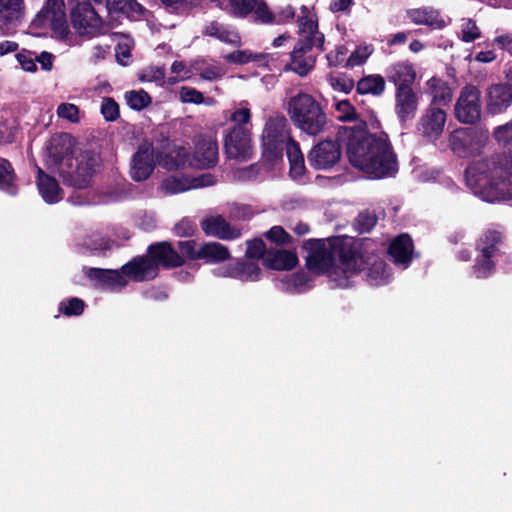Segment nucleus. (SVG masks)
Here are the masks:
<instances>
[{
	"label": "nucleus",
	"mask_w": 512,
	"mask_h": 512,
	"mask_svg": "<svg viewBox=\"0 0 512 512\" xmlns=\"http://www.w3.org/2000/svg\"><path fill=\"white\" fill-rule=\"evenodd\" d=\"M350 164L371 179L390 177L398 171L396 155L388 136L368 133L363 126L339 131Z\"/></svg>",
	"instance_id": "f257e3e1"
},
{
	"label": "nucleus",
	"mask_w": 512,
	"mask_h": 512,
	"mask_svg": "<svg viewBox=\"0 0 512 512\" xmlns=\"http://www.w3.org/2000/svg\"><path fill=\"white\" fill-rule=\"evenodd\" d=\"M306 266L316 274H326L337 287L346 288L361 271L364 261L349 237L311 239L304 243Z\"/></svg>",
	"instance_id": "f03ea898"
},
{
	"label": "nucleus",
	"mask_w": 512,
	"mask_h": 512,
	"mask_svg": "<svg viewBox=\"0 0 512 512\" xmlns=\"http://www.w3.org/2000/svg\"><path fill=\"white\" fill-rule=\"evenodd\" d=\"M469 189L486 202L512 198V158L505 160H479L466 169Z\"/></svg>",
	"instance_id": "7ed1b4c3"
},
{
	"label": "nucleus",
	"mask_w": 512,
	"mask_h": 512,
	"mask_svg": "<svg viewBox=\"0 0 512 512\" xmlns=\"http://www.w3.org/2000/svg\"><path fill=\"white\" fill-rule=\"evenodd\" d=\"M317 28V22L313 17H303L299 20V40L290 53L287 69L301 77L306 76L315 65L316 58L309 53L311 49H323L324 35Z\"/></svg>",
	"instance_id": "20e7f679"
},
{
	"label": "nucleus",
	"mask_w": 512,
	"mask_h": 512,
	"mask_svg": "<svg viewBox=\"0 0 512 512\" xmlns=\"http://www.w3.org/2000/svg\"><path fill=\"white\" fill-rule=\"evenodd\" d=\"M175 267L182 264L178 253L167 243L151 245L148 255L134 258L123 266V271L135 281H145L156 277L158 265Z\"/></svg>",
	"instance_id": "39448f33"
},
{
	"label": "nucleus",
	"mask_w": 512,
	"mask_h": 512,
	"mask_svg": "<svg viewBox=\"0 0 512 512\" xmlns=\"http://www.w3.org/2000/svg\"><path fill=\"white\" fill-rule=\"evenodd\" d=\"M287 113L294 125L308 135L320 134L327 124V117L320 103L306 93H299L288 100Z\"/></svg>",
	"instance_id": "423d86ee"
},
{
	"label": "nucleus",
	"mask_w": 512,
	"mask_h": 512,
	"mask_svg": "<svg viewBox=\"0 0 512 512\" xmlns=\"http://www.w3.org/2000/svg\"><path fill=\"white\" fill-rule=\"evenodd\" d=\"M262 155L266 161L275 162L282 158L284 148L287 149L290 142H295L291 137V128L281 114L269 116L264 123L260 136Z\"/></svg>",
	"instance_id": "0eeeda50"
},
{
	"label": "nucleus",
	"mask_w": 512,
	"mask_h": 512,
	"mask_svg": "<svg viewBox=\"0 0 512 512\" xmlns=\"http://www.w3.org/2000/svg\"><path fill=\"white\" fill-rule=\"evenodd\" d=\"M98 163V157L85 151L74 158H67L68 169H62L65 181L75 188L82 189L89 185Z\"/></svg>",
	"instance_id": "6e6552de"
},
{
	"label": "nucleus",
	"mask_w": 512,
	"mask_h": 512,
	"mask_svg": "<svg viewBox=\"0 0 512 512\" xmlns=\"http://www.w3.org/2000/svg\"><path fill=\"white\" fill-rule=\"evenodd\" d=\"M481 116V94L471 85L462 88L455 104V117L462 123L473 124Z\"/></svg>",
	"instance_id": "1a4fd4ad"
},
{
	"label": "nucleus",
	"mask_w": 512,
	"mask_h": 512,
	"mask_svg": "<svg viewBox=\"0 0 512 512\" xmlns=\"http://www.w3.org/2000/svg\"><path fill=\"white\" fill-rule=\"evenodd\" d=\"M224 148L229 158L248 160L253 153L252 130L232 126L225 136Z\"/></svg>",
	"instance_id": "9d476101"
},
{
	"label": "nucleus",
	"mask_w": 512,
	"mask_h": 512,
	"mask_svg": "<svg viewBox=\"0 0 512 512\" xmlns=\"http://www.w3.org/2000/svg\"><path fill=\"white\" fill-rule=\"evenodd\" d=\"M71 22L82 36L94 37L104 33L103 22L90 4H78L71 12Z\"/></svg>",
	"instance_id": "9b49d317"
},
{
	"label": "nucleus",
	"mask_w": 512,
	"mask_h": 512,
	"mask_svg": "<svg viewBox=\"0 0 512 512\" xmlns=\"http://www.w3.org/2000/svg\"><path fill=\"white\" fill-rule=\"evenodd\" d=\"M36 21L50 26L60 39H66L69 34L64 0H47L43 9L38 13Z\"/></svg>",
	"instance_id": "f8f14e48"
},
{
	"label": "nucleus",
	"mask_w": 512,
	"mask_h": 512,
	"mask_svg": "<svg viewBox=\"0 0 512 512\" xmlns=\"http://www.w3.org/2000/svg\"><path fill=\"white\" fill-rule=\"evenodd\" d=\"M215 183L216 178L212 174H202L195 178L184 175H169L162 179L159 189L166 195H173L190 189L212 186Z\"/></svg>",
	"instance_id": "ddd939ff"
},
{
	"label": "nucleus",
	"mask_w": 512,
	"mask_h": 512,
	"mask_svg": "<svg viewBox=\"0 0 512 512\" xmlns=\"http://www.w3.org/2000/svg\"><path fill=\"white\" fill-rule=\"evenodd\" d=\"M501 236L497 231H487L479 240L478 249L480 256L477 258L474 266V273L477 278L489 276L493 270V262L497 246L500 243Z\"/></svg>",
	"instance_id": "4468645a"
},
{
	"label": "nucleus",
	"mask_w": 512,
	"mask_h": 512,
	"mask_svg": "<svg viewBox=\"0 0 512 512\" xmlns=\"http://www.w3.org/2000/svg\"><path fill=\"white\" fill-rule=\"evenodd\" d=\"M447 119L446 112L439 106L430 105L417 122L418 132L429 141H436L443 133Z\"/></svg>",
	"instance_id": "2eb2a0df"
},
{
	"label": "nucleus",
	"mask_w": 512,
	"mask_h": 512,
	"mask_svg": "<svg viewBox=\"0 0 512 512\" xmlns=\"http://www.w3.org/2000/svg\"><path fill=\"white\" fill-rule=\"evenodd\" d=\"M155 168L154 150L150 143H143L133 155L130 176L134 181H145Z\"/></svg>",
	"instance_id": "dca6fc26"
},
{
	"label": "nucleus",
	"mask_w": 512,
	"mask_h": 512,
	"mask_svg": "<svg viewBox=\"0 0 512 512\" xmlns=\"http://www.w3.org/2000/svg\"><path fill=\"white\" fill-rule=\"evenodd\" d=\"M341 157L339 145L334 141H323L312 148L308 155L311 166L326 170L333 167Z\"/></svg>",
	"instance_id": "f3484780"
},
{
	"label": "nucleus",
	"mask_w": 512,
	"mask_h": 512,
	"mask_svg": "<svg viewBox=\"0 0 512 512\" xmlns=\"http://www.w3.org/2000/svg\"><path fill=\"white\" fill-rule=\"evenodd\" d=\"M85 274L89 279L95 282V285L109 290H116L126 286L127 277L132 279L124 273L123 268L121 272L118 270L88 268L85 269Z\"/></svg>",
	"instance_id": "a211bd4d"
},
{
	"label": "nucleus",
	"mask_w": 512,
	"mask_h": 512,
	"mask_svg": "<svg viewBox=\"0 0 512 512\" xmlns=\"http://www.w3.org/2000/svg\"><path fill=\"white\" fill-rule=\"evenodd\" d=\"M191 159L189 167L192 168L208 169L215 166L218 161L217 142L211 138L198 141Z\"/></svg>",
	"instance_id": "6ab92c4d"
},
{
	"label": "nucleus",
	"mask_w": 512,
	"mask_h": 512,
	"mask_svg": "<svg viewBox=\"0 0 512 512\" xmlns=\"http://www.w3.org/2000/svg\"><path fill=\"white\" fill-rule=\"evenodd\" d=\"M512 104L511 88L504 84H493L486 91V109L491 115H498Z\"/></svg>",
	"instance_id": "aec40b11"
},
{
	"label": "nucleus",
	"mask_w": 512,
	"mask_h": 512,
	"mask_svg": "<svg viewBox=\"0 0 512 512\" xmlns=\"http://www.w3.org/2000/svg\"><path fill=\"white\" fill-rule=\"evenodd\" d=\"M418 110V96L411 87L397 88L395 92V113L400 122L410 121Z\"/></svg>",
	"instance_id": "412c9836"
},
{
	"label": "nucleus",
	"mask_w": 512,
	"mask_h": 512,
	"mask_svg": "<svg viewBox=\"0 0 512 512\" xmlns=\"http://www.w3.org/2000/svg\"><path fill=\"white\" fill-rule=\"evenodd\" d=\"M406 15L415 25L428 26L434 30H441L448 25L441 13L432 7L411 8L406 11Z\"/></svg>",
	"instance_id": "4be33fe9"
},
{
	"label": "nucleus",
	"mask_w": 512,
	"mask_h": 512,
	"mask_svg": "<svg viewBox=\"0 0 512 512\" xmlns=\"http://www.w3.org/2000/svg\"><path fill=\"white\" fill-rule=\"evenodd\" d=\"M201 227L206 235L224 240H232L239 237V230L231 227L221 216H211L201 222Z\"/></svg>",
	"instance_id": "5701e85b"
},
{
	"label": "nucleus",
	"mask_w": 512,
	"mask_h": 512,
	"mask_svg": "<svg viewBox=\"0 0 512 512\" xmlns=\"http://www.w3.org/2000/svg\"><path fill=\"white\" fill-rule=\"evenodd\" d=\"M159 164L167 170H178L189 167L192 161L188 151L179 145H170L159 157Z\"/></svg>",
	"instance_id": "b1692460"
},
{
	"label": "nucleus",
	"mask_w": 512,
	"mask_h": 512,
	"mask_svg": "<svg viewBox=\"0 0 512 512\" xmlns=\"http://www.w3.org/2000/svg\"><path fill=\"white\" fill-rule=\"evenodd\" d=\"M387 77L397 88L411 87V84L416 79V71L412 63L400 61L389 67Z\"/></svg>",
	"instance_id": "393cba45"
},
{
	"label": "nucleus",
	"mask_w": 512,
	"mask_h": 512,
	"mask_svg": "<svg viewBox=\"0 0 512 512\" xmlns=\"http://www.w3.org/2000/svg\"><path fill=\"white\" fill-rule=\"evenodd\" d=\"M413 242L409 235L402 234L396 237L389 246V254L397 265L406 268L411 261Z\"/></svg>",
	"instance_id": "a878e982"
},
{
	"label": "nucleus",
	"mask_w": 512,
	"mask_h": 512,
	"mask_svg": "<svg viewBox=\"0 0 512 512\" xmlns=\"http://www.w3.org/2000/svg\"><path fill=\"white\" fill-rule=\"evenodd\" d=\"M474 133L469 129H459L450 135V146L452 150L461 157H467L478 151L480 145L472 147Z\"/></svg>",
	"instance_id": "bb28decb"
},
{
	"label": "nucleus",
	"mask_w": 512,
	"mask_h": 512,
	"mask_svg": "<svg viewBox=\"0 0 512 512\" xmlns=\"http://www.w3.org/2000/svg\"><path fill=\"white\" fill-rule=\"evenodd\" d=\"M297 263L296 254L287 250L268 251L264 257V265L274 270H290Z\"/></svg>",
	"instance_id": "cd10ccee"
},
{
	"label": "nucleus",
	"mask_w": 512,
	"mask_h": 512,
	"mask_svg": "<svg viewBox=\"0 0 512 512\" xmlns=\"http://www.w3.org/2000/svg\"><path fill=\"white\" fill-rule=\"evenodd\" d=\"M37 187L46 203L53 204L62 198L61 189L56 179L45 174L40 168L38 169Z\"/></svg>",
	"instance_id": "c85d7f7f"
},
{
	"label": "nucleus",
	"mask_w": 512,
	"mask_h": 512,
	"mask_svg": "<svg viewBox=\"0 0 512 512\" xmlns=\"http://www.w3.org/2000/svg\"><path fill=\"white\" fill-rule=\"evenodd\" d=\"M425 93L431 97L430 105L433 106L446 105L452 98L451 88L437 77H432L426 82Z\"/></svg>",
	"instance_id": "c756f323"
},
{
	"label": "nucleus",
	"mask_w": 512,
	"mask_h": 512,
	"mask_svg": "<svg viewBox=\"0 0 512 512\" xmlns=\"http://www.w3.org/2000/svg\"><path fill=\"white\" fill-rule=\"evenodd\" d=\"M171 72L173 76L166 78L164 75V71L161 69H157L152 77L146 79L153 80L160 85H173L177 82L187 80L192 76V71L187 67V65L184 62L181 61H175L172 64ZM142 79L144 80L145 78Z\"/></svg>",
	"instance_id": "7c9ffc66"
},
{
	"label": "nucleus",
	"mask_w": 512,
	"mask_h": 512,
	"mask_svg": "<svg viewBox=\"0 0 512 512\" xmlns=\"http://www.w3.org/2000/svg\"><path fill=\"white\" fill-rule=\"evenodd\" d=\"M106 6L110 14H123L133 20H137L143 13V7L134 0H106Z\"/></svg>",
	"instance_id": "2f4dec72"
},
{
	"label": "nucleus",
	"mask_w": 512,
	"mask_h": 512,
	"mask_svg": "<svg viewBox=\"0 0 512 512\" xmlns=\"http://www.w3.org/2000/svg\"><path fill=\"white\" fill-rule=\"evenodd\" d=\"M290 165V176L295 180H301L305 174L306 167L304 156L297 142H290L286 149Z\"/></svg>",
	"instance_id": "473e14b6"
},
{
	"label": "nucleus",
	"mask_w": 512,
	"mask_h": 512,
	"mask_svg": "<svg viewBox=\"0 0 512 512\" xmlns=\"http://www.w3.org/2000/svg\"><path fill=\"white\" fill-rule=\"evenodd\" d=\"M224 59L230 63L244 65L255 63L258 66H267L269 55L265 53H256L251 50H236L224 55Z\"/></svg>",
	"instance_id": "72a5a7b5"
},
{
	"label": "nucleus",
	"mask_w": 512,
	"mask_h": 512,
	"mask_svg": "<svg viewBox=\"0 0 512 512\" xmlns=\"http://www.w3.org/2000/svg\"><path fill=\"white\" fill-rule=\"evenodd\" d=\"M230 258L229 250L218 242H209L200 246V258L207 263L222 262Z\"/></svg>",
	"instance_id": "f704fd0d"
},
{
	"label": "nucleus",
	"mask_w": 512,
	"mask_h": 512,
	"mask_svg": "<svg viewBox=\"0 0 512 512\" xmlns=\"http://www.w3.org/2000/svg\"><path fill=\"white\" fill-rule=\"evenodd\" d=\"M252 113L247 101H241L234 105L229 120L233 126H240L244 129H251Z\"/></svg>",
	"instance_id": "c9c22d12"
},
{
	"label": "nucleus",
	"mask_w": 512,
	"mask_h": 512,
	"mask_svg": "<svg viewBox=\"0 0 512 512\" xmlns=\"http://www.w3.org/2000/svg\"><path fill=\"white\" fill-rule=\"evenodd\" d=\"M384 90L385 81L380 75H369L363 77L357 84V91L360 94L380 95Z\"/></svg>",
	"instance_id": "e433bc0d"
},
{
	"label": "nucleus",
	"mask_w": 512,
	"mask_h": 512,
	"mask_svg": "<svg viewBox=\"0 0 512 512\" xmlns=\"http://www.w3.org/2000/svg\"><path fill=\"white\" fill-rule=\"evenodd\" d=\"M206 34L232 45H238L240 43V37L235 31L217 22H212L206 27Z\"/></svg>",
	"instance_id": "4c0bfd02"
},
{
	"label": "nucleus",
	"mask_w": 512,
	"mask_h": 512,
	"mask_svg": "<svg viewBox=\"0 0 512 512\" xmlns=\"http://www.w3.org/2000/svg\"><path fill=\"white\" fill-rule=\"evenodd\" d=\"M391 277L386 264L381 259H376L368 269V280L372 285L380 286L388 283Z\"/></svg>",
	"instance_id": "58836bf2"
},
{
	"label": "nucleus",
	"mask_w": 512,
	"mask_h": 512,
	"mask_svg": "<svg viewBox=\"0 0 512 512\" xmlns=\"http://www.w3.org/2000/svg\"><path fill=\"white\" fill-rule=\"evenodd\" d=\"M458 35L463 42L470 43L481 37V30L473 19L463 18L460 21Z\"/></svg>",
	"instance_id": "ea45409f"
},
{
	"label": "nucleus",
	"mask_w": 512,
	"mask_h": 512,
	"mask_svg": "<svg viewBox=\"0 0 512 512\" xmlns=\"http://www.w3.org/2000/svg\"><path fill=\"white\" fill-rule=\"evenodd\" d=\"M115 41L117 46L115 48L116 59L121 65H128L131 58V49L134 46L133 40L129 36H116Z\"/></svg>",
	"instance_id": "a19ab883"
},
{
	"label": "nucleus",
	"mask_w": 512,
	"mask_h": 512,
	"mask_svg": "<svg viewBox=\"0 0 512 512\" xmlns=\"http://www.w3.org/2000/svg\"><path fill=\"white\" fill-rule=\"evenodd\" d=\"M335 117L342 122L358 120V113L349 100H337L334 103Z\"/></svg>",
	"instance_id": "79ce46f5"
},
{
	"label": "nucleus",
	"mask_w": 512,
	"mask_h": 512,
	"mask_svg": "<svg viewBox=\"0 0 512 512\" xmlns=\"http://www.w3.org/2000/svg\"><path fill=\"white\" fill-rule=\"evenodd\" d=\"M0 188L11 195H14L17 191L14 185L13 169L5 159H0Z\"/></svg>",
	"instance_id": "37998d69"
},
{
	"label": "nucleus",
	"mask_w": 512,
	"mask_h": 512,
	"mask_svg": "<svg viewBox=\"0 0 512 512\" xmlns=\"http://www.w3.org/2000/svg\"><path fill=\"white\" fill-rule=\"evenodd\" d=\"M23 8L24 0H0V13L8 21L17 20Z\"/></svg>",
	"instance_id": "c03bdc74"
},
{
	"label": "nucleus",
	"mask_w": 512,
	"mask_h": 512,
	"mask_svg": "<svg viewBox=\"0 0 512 512\" xmlns=\"http://www.w3.org/2000/svg\"><path fill=\"white\" fill-rule=\"evenodd\" d=\"M128 106L134 110H142L147 107L150 102V96L144 90H132L125 94Z\"/></svg>",
	"instance_id": "a18cd8bd"
},
{
	"label": "nucleus",
	"mask_w": 512,
	"mask_h": 512,
	"mask_svg": "<svg viewBox=\"0 0 512 512\" xmlns=\"http://www.w3.org/2000/svg\"><path fill=\"white\" fill-rule=\"evenodd\" d=\"M327 81L333 90L345 94H348L354 87L353 80L340 73H330L327 76Z\"/></svg>",
	"instance_id": "49530a36"
},
{
	"label": "nucleus",
	"mask_w": 512,
	"mask_h": 512,
	"mask_svg": "<svg viewBox=\"0 0 512 512\" xmlns=\"http://www.w3.org/2000/svg\"><path fill=\"white\" fill-rule=\"evenodd\" d=\"M261 270L254 262H238V280L241 281H258L260 279Z\"/></svg>",
	"instance_id": "de8ad7c7"
},
{
	"label": "nucleus",
	"mask_w": 512,
	"mask_h": 512,
	"mask_svg": "<svg viewBox=\"0 0 512 512\" xmlns=\"http://www.w3.org/2000/svg\"><path fill=\"white\" fill-rule=\"evenodd\" d=\"M179 98L184 103H193V104H202L205 103L207 105L212 104V100H205L203 94L192 87H182L179 91Z\"/></svg>",
	"instance_id": "09e8293b"
},
{
	"label": "nucleus",
	"mask_w": 512,
	"mask_h": 512,
	"mask_svg": "<svg viewBox=\"0 0 512 512\" xmlns=\"http://www.w3.org/2000/svg\"><path fill=\"white\" fill-rule=\"evenodd\" d=\"M372 52L373 47L371 45L359 46L347 59L346 66L355 67L364 64Z\"/></svg>",
	"instance_id": "8fccbe9b"
},
{
	"label": "nucleus",
	"mask_w": 512,
	"mask_h": 512,
	"mask_svg": "<svg viewBox=\"0 0 512 512\" xmlns=\"http://www.w3.org/2000/svg\"><path fill=\"white\" fill-rule=\"evenodd\" d=\"M56 113L59 118L71 123H78L80 121V111L75 104L61 103L57 107Z\"/></svg>",
	"instance_id": "3c124183"
},
{
	"label": "nucleus",
	"mask_w": 512,
	"mask_h": 512,
	"mask_svg": "<svg viewBox=\"0 0 512 512\" xmlns=\"http://www.w3.org/2000/svg\"><path fill=\"white\" fill-rule=\"evenodd\" d=\"M309 278L305 273H296L285 280L286 289L290 292H301L308 287Z\"/></svg>",
	"instance_id": "603ef678"
},
{
	"label": "nucleus",
	"mask_w": 512,
	"mask_h": 512,
	"mask_svg": "<svg viewBox=\"0 0 512 512\" xmlns=\"http://www.w3.org/2000/svg\"><path fill=\"white\" fill-rule=\"evenodd\" d=\"M59 310L67 316H78L84 310V302L79 298H71L67 302L60 303Z\"/></svg>",
	"instance_id": "864d4df0"
},
{
	"label": "nucleus",
	"mask_w": 512,
	"mask_h": 512,
	"mask_svg": "<svg viewBox=\"0 0 512 512\" xmlns=\"http://www.w3.org/2000/svg\"><path fill=\"white\" fill-rule=\"evenodd\" d=\"M101 113L107 121H115L119 117V106L112 98H105L101 104Z\"/></svg>",
	"instance_id": "5fc2aeb1"
},
{
	"label": "nucleus",
	"mask_w": 512,
	"mask_h": 512,
	"mask_svg": "<svg viewBox=\"0 0 512 512\" xmlns=\"http://www.w3.org/2000/svg\"><path fill=\"white\" fill-rule=\"evenodd\" d=\"M265 244L260 239H255L247 243L246 256L251 259L263 258L266 255Z\"/></svg>",
	"instance_id": "6e6d98bb"
},
{
	"label": "nucleus",
	"mask_w": 512,
	"mask_h": 512,
	"mask_svg": "<svg viewBox=\"0 0 512 512\" xmlns=\"http://www.w3.org/2000/svg\"><path fill=\"white\" fill-rule=\"evenodd\" d=\"M494 137L504 146H512V121L497 127L494 131Z\"/></svg>",
	"instance_id": "4d7b16f0"
},
{
	"label": "nucleus",
	"mask_w": 512,
	"mask_h": 512,
	"mask_svg": "<svg viewBox=\"0 0 512 512\" xmlns=\"http://www.w3.org/2000/svg\"><path fill=\"white\" fill-rule=\"evenodd\" d=\"M16 59L24 71L35 72L37 70L36 56L31 52L22 51L16 55Z\"/></svg>",
	"instance_id": "13d9d810"
},
{
	"label": "nucleus",
	"mask_w": 512,
	"mask_h": 512,
	"mask_svg": "<svg viewBox=\"0 0 512 512\" xmlns=\"http://www.w3.org/2000/svg\"><path fill=\"white\" fill-rule=\"evenodd\" d=\"M181 253L190 259L200 258V246L195 241L185 240L178 243Z\"/></svg>",
	"instance_id": "bf43d9fd"
},
{
	"label": "nucleus",
	"mask_w": 512,
	"mask_h": 512,
	"mask_svg": "<svg viewBox=\"0 0 512 512\" xmlns=\"http://www.w3.org/2000/svg\"><path fill=\"white\" fill-rule=\"evenodd\" d=\"M196 69L199 71L201 78L208 81L217 80L225 74V70L217 65H208L203 69Z\"/></svg>",
	"instance_id": "052dcab7"
},
{
	"label": "nucleus",
	"mask_w": 512,
	"mask_h": 512,
	"mask_svg": "<svg viewBox=\"0 0 512 512\" xmlns=\"http://www.w3.org/2000/svg\"><path fill=\"white\" fill-rule=\"evenodd\" d=\"M356 224L361 233L370 231L376 224V217L368 212L359 214Z\"/></svg>",
	"instance_id": "680f3d73"
},
{
	"label": "nucleus",
	"mask_w": 512,
	"mask_h": 512,
	"mask_svg": "<svg viewBox=\"0 0 512 512\" xmlns=\"http://www.w3.org/2000/svg\"><path fill=\"white\" fill-rule=\"evenodd\" d=\"M347 52L348 50L344 46L336 47L334 51H331L326 55L328 65L330 67L341 65L345 60Z\"/></svg>",
	"instance_id": "e2e57ef3"
},
{
	"label": "nucleus",
	"mask_w": 512,
	"mask_h": 512,
	"mask_svg": "<svg viewBox=\"0 0 512 512\" xmlns=\"http://www.w3.org/2000/svg\"><path fill=\"white\" fill-rule=\"evenodd\" d=\"M253 11L257 19L263 23H270L274 21V15L268 10V7L262 0H257Z\"/></svg>",
	"instance_id": "0e129e2a"
},
{
	"label": "nucleus",
	"mask_w": 512,
	"mask_h": 512,
	"mask_svg": "<svg viewBox=\"0 0 512 512\" xmlns=\"http://www.w3.org/2000/svg\"><path fill=\"white\" fill-rule=\"evenodd\" d=\"M267 237L277 243H287L290 239L288 233L280 226H274L267 232Z\"/></svg>",
	"instance_id": "69168bd1"
},
{
	"label": "nucleus",
	"mask_w": 512,
	"mask_h": 512,
	"mask_svg": "<svg viewBox=\"0 0 512 512\" xmlns=\"http://www.w3.org/2000/svg\"><path fill=\"white\" fill-rule=\"evenodd\" d=\"M213 273L220 277L238 279V262L216 268Z\"/></svg>",
	"instance_id": "338daca9"
},
{
	"label": "nucleus",
	"mask_w": 512,
	"mask_h": 512,
	"mask_svg": "<svg viewBox=\"0 0 512 512\" xmlns=\"http://www.w3.org/2000/svg\"><path fill=\"white\" fill-rule=\"evenodd\" d=\"M295 11L291 5H286L279 10L277 15L274 16V21L276 23L285 22L294 17Z\"/></svg>",
	"instance_id": "774afa93"
}]
</instances>
